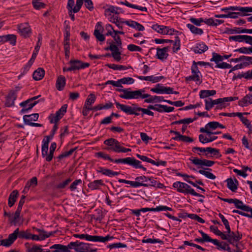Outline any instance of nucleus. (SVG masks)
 Instances as JSON below:
<instances>
[{
  "instance_id": "obj_1",
  "label": "nucleus",
  "mask_w": 252,
  "mask_h": 252,
  "mask_svg": "<svg viewBox=\"0 0 252 252\" xmlns=\"http://www.w3.org/2000/svg\"><path fill=\"white\" fill-rule=\"evenodd\" d=\"M116 91L119 92H122V94L119 95V96L123 99H131L138 98H146L144 102L146 103H153L158 102H166L168 100L163 99V96H151L148 94H143L145 92L144 89H140L136 91H131L129 89H117Z\"/></svg>"
},
{
  "instance_id": "obj_2",
  "label": "nucleus",
  "mask_w": 252,
  "mask_h": 252,
  "mask_svg": "<svg viewBox=\"0 0 252 252\" xmlns=\"http://www.w3.org/2000/svg\"><path fill=\"white\" fill-rule=\"evenodd\" d=\"M96 155L97 157L103 158L105 159H107L111 162H114L116 163H124L128 164L131 166L135 168H140L143 169L144 171H146V168L142 166L141 162L138 160L136 159L133 157H127L124 158H119L114 159L112 158L108 155L105 154L102 152L96 153Z\"/></svg>"
},
{
  "instance_id": "obj_3",
  "label": "nucleus",
  "mask_w": 252,
  "mask_h": 252,
  "mask_svg": "<svg viewBox=\"0 0 252 252\" xmlns=\"http://www.w3.org/2000/svg\"><path fill=\"white\" fill-rule=\"evenodd\" d=\"M31 233L27 230H21L18 228L9 234L8 238L1 240V245L5 247L11 246L17 238L20 239H30Z\"/></svg>"
},
{
  "instance_id": "obj_4",
  "label": "nucleus",
  "mask_w": 252,
  "mask_h": 252,
  "mask_svg": "<svg viewBox=\"0 0 252 252\" xmlns=\"http://www.w3.org/2000/svg\"><path fill=\"white\" fill-rule=\"evenodd\" d=\"M173 187L177 189L179 192L190 194L195 196L204 197L203 195L195 192L193 189L186 183L179 181L173 183Z\"/></svg>"
},
{
  "instance_id": "obj_5",
  "label": "nucleus",
  "mask_w": 252,
  "mask_h": 252,
  "mask_svg": "<svg viewBox=\"0 0 252 252\" xmlns=\"http://www.w3.org/2000/svg\"><path fill=\"white\" fill-rule=\"evenodd\" d=\"M73 236L76 238L85 239L89 241L105 242L113 238V237L107 235L105 237L96 235H90L87 234H74Z\"/></svg>"
},
{
  "instance_id": "obj_6",
  "label": "nucleus",
  "mask_w": 252,
  "mask_h": 252,
  "mask_svg": "<svg viewBox=\"0 0 252 252\" xmlns=\"http://www.w3.org/2000/svg\"><path fill=\"white\" fill-rule=\"evenodd\" d=\"M40 96V95L34 96L20 103V105L23 107L20 111V113L24 114L31 110L39 101H35V100Z\"/></svg>"
},
{
  "instance_id": "obj_7",
  "label": "nucleus",
  "mask_w": 252,
  "mask_h": 252,
  "mask_svg": "<svg viewBox=\"0 0 252 252\" xmlns=\"http://www.w3.org/2000/svg\"><path fill=\"white\" fill-rule=\"evenodd\" d=\"M115 104L118 108L120 109L122 111L128 115H135L136 116H138L139 113L137 112L139 111L137 109L141 108L139 107L132 108L130 106L122 104L118 102H116Z\"/></svg>"
},
{
  "instance_id": "obj_8",
  "label": "nucleus",
  "mask_w": 252,
  "mask_h": 252,
  "mask_svg": "<svg viewBox=\"0 0 252 252\" xmlns=\"http://www.w3.org/2000/svg\"><path fill=\"white\" fill-rule=\"evenodd\" d=\"M238 99V97H227L223 98H220L217 99L213 100L212 99V102L213 106L215 105H219L216 107L217 109H221L226 107V105L225 103L228 101H232Z\"/></svg>"
},
{
  "instance_id": "obj_9",
  "label": "nucleus",
  "mask_w": 252,
  "mask_h": 252,
  "mask_svg": "<svg viewBox=\"0 0 252 252\" xmlns=\"http://www.w3.org/2000/svg\"><path fill=\"white\" fill-rule=\"evenodd\" d=\"M189 160L191 162L196 165L200 166L201 168H203V166L211 167L215 164V161L209 160L206 159H200L197 158L191 157L189 158Z\"/></svg>"
},
{
  "instance_id": "obj_10",
  "label": "nucleus",
  "mask_w": 252,
  "mask_h": 252,
  "mask_svg": "<svg viewBox=\"0 0 252 252\" xmlns=\"http://www.w3.org/2000/svg\"><path fill=\"white\" fill-rule=\"evenodd\" d=\"M103 31L104 28L101 25V22H97L95 25L94 34L97 40L101 42L105 40V35L102 33Z\"/></svg>"
},
{
  "instance_id": "obj_11",
  "label": "nucleus",
  "mask_w": 252,
  "mask_h": 252,
  "mask_svg": "<svg viewBox=\"0 0 252 252\" xmlns=\"http://www.w3.org/2000/svg\"><path fill=\"white\" fill-rule=\"evenodd\" d=\"M172 88L162 86L161 84H158L154 88L151 89V91L158 94H170L172 93Z\"/></svg>"
},
{
  "instance_id": "obj_12",
  "label": "nucleus",
  "mask_w": 252,
  "mask_h": 252,
  "mask_svg": "<svg viewBox=\"0 0 252 252\" xmlns=\"http://www.w3.org/2000/svg\"><path fill=\"white\" fill-rule=\"evenodd\" d=\"M69 63L70 64L73 71L83 69L88 67L90 66L89 63H83L81 61L78 60H71Z\"/></svg>"
},
{
  "instance_id": "obj_13",
  "label": "nucleus",
  "mask_w": 252,
  "mask_h": 252,
  "mask_svg": "<svg viewBox=\"0 0 252 252\" xmlns=\"http://www.w3.org/2000/svg\"><path fill=\"white\" fill-rule=\"evenodd\" d=\"M19 32L21 35L24 37L29 36L31 33V30L28 23H22L18 25Z\"/></svg>"
},
{
  "instance_id": "obj_14",
  "label": "nucleus",
  "mask_w": 252,
  "mask_h": 252,
  "mask_svg": "<svg viewBox=\"0 0 252 252\" xmlns=\"http://www.w3.org/2000/svg\"><path fill=\"white\" fill-rule=\"evenodd\" d=\"M17 98L16 91H11L9 92L6 98L5 105L11 107L14 105V101Z\"/></svg>"
},
{
  "instance_id": "obj_15",
  "label": "nucleus",
  "mask_w": 252,
  "mask_h": 252,
  "mask_svg": "<svg viewBox=\"0 0 252 252\" xmlns=\"http://www.w3.org/2000/svg\"><path fill=\"white\" fill-rule=\"evenodd\" d=\"M169 47L168 46L165 47L163 48H157V52L156 54L157 58L162 61L166 60L168 56L167 52L169 50Z\"/></svg>"
},
{
  "instance_id": "obj_16",
  "label": "nucleus",
  "mask_w": 252,
  "mask_h": 252,
  "mask_svg": "<svg viewBox=\"0 0 252 252\" xmlns=\"http://www.w3.org/2000/svg\"><path fill=\"white\" fill-rule=\"evenodd\" d=\"M120 142L114 138H109L105 140L104 141V144L111 147L110 149L115 152V150H117L118 147Z\"/></svg>"
},
{
  "instance_id": "obj_17",
  "label": "nucleus",
  "mask_w": 252,
  "mask_h": 252,
  "mask_svg": "<svg viewBox=\"0 0 252 252\" xmlns=\"http://www.w3.org/2000/svg\"><path fill=\"white\" fill-rule=\"evenodd\" d=\"M226 32L229 34L241 33H252V29H242L241 28H234L233 29H227Z\"/></svg>"
},
{
  "instance_id": "obj_18",
  "label": "nucleus",
  "mask_w": 252,
  "mask_h": 252,
  "mask_svg": "<svg viewBox=\"0 0 252 252\" xmlns=\"http://www.w3.org/2000/svg\"><path fill=\"white\" fill-rule=\"evenodd\" d=\"M118 182L120 183H125L127 184L130 185L131 187L133 188H137L140 186H143L145 187H147L149 185L145 183H143L142 182H134L131 181H128L125 179H119L118 180Z\"/></svg>"
},
{
  "instance_id": "obj_19",
  "label": "nucleus",
  "mask_w": 252,
  "mask_h": 252,
  "mask_svg": "<svg viewBox=\"0 0 252 252\" xmlns=\"http://www.w3.org/2000/svg\"><path fill=\"white\" fill-rule=\"evenodd\" d=\"M105 184L103 183L102 180H96L93 182H90L88 187L91 190L99 189L101 186H104Z\"/></svg>"
},
{
  "instance_id": "obj_20",
  "label": "nucleus",
  "mask_w": 252,
  "mask_h": 252,
  "mask_svg": "<svg viewBox=\"0 0 252 252\" xmlns=\"http://www.w3.org/2000/svg\"><path fill=\"white\" fill-rule=\"evenodd\" d=\"M124 23L138 31H143L145 30V28L143 25L134 21H126Z\"/></svg>"
},
{
  "instance_id": "obj_21",
  "label": "nucleus",
  "mask_w": 252,
  "mask_h": 252,
  "mask_svg": "<svg viewBox=\"0 0 252 252\" xmlns=\"http://www.w3.org/2000/svg\"><path fill=\"white\" fill-rule=\"evenodd\" d=\"M208 49V46L204 43H197L193 51L197 54H202Z\"/></svg>"
},
{
  "instance_id": "obj_22",
  "label": "nucleus",
  "mask_w": 252,
  "mask_h": 252,
  "mask_svg": "<svg viewBox=\"0 0 252 252\" xmlns=\"http://www.w3.org/2000/svg\"><path fill=\"white\" fill-rule=\"evenodd\" d=\"M234 204L237 209H241L247 212H249L252 209V208L249 206L244 204L243 202L241 200L237 199H235Z\"/></svg>"
},
{
  "instance_id": "obj_23",
  "label": "nucleus",
  "mask_w": 252,
  "mask_h": 252,
  "mask_svg": "<svg viewBox=\"0 0 252 252\" xmlns=\"http://www.w3.org/2000/svg\"><path fill=\"white\" fill-rule=\"evenodd\" d=\"M66 83V79L65 77L63 75H60L56 81V88L59 91H62Z\"/></svg>"
},
{
  "instance_id": "obj_24",
  "label": "nucleus",
  "mask_w": 252,
  "mask_h": 252,
  "mask_svg": "<svg viewBox=\"0 0 252 252\" xmlns=\"http://www.w3.org/2000/svg\"><path fill=\"white\" fill-rule=\"evenodd\" d=\"M50 249H54L51 252H70V250H68L66 246L61 244H55Z\"/></svg>"
},
{
  "instance_id": "obj_25",
  "label": "nucleus",
  "mask_w": 252,
  "mask_h": 252,
  "mask_svg": "<svg viewBox=\"0 0 252 252\" xmlns=\"http://www.w3.org/2000/svg\"><path fill=\"white\" fill-rule=\"evenodd\" d=\"M227 182V187L231 191L234 192L237 189L238 181L235 179L234 181L231 178H228L226 181Z\"/></svg>"
},
{
  "instance_id": "obj_26",
  "label": "nucleus",
  "mask_w": 252,
  "mask_h": 252,
  "mask_svg": "<svg viewBox=\"0 0 252 252\" xmlns=\"http://www.w3.org/2000/svg\"><path fill=\"white\" fill-rule=\"evenodd\" d=\"M18 196V191L17 190H14L12 191L9 195L8 198V204L10 207L13 206L15 202H16L17 198Z\"/></svg>"
},
{
  "instance_id": "obj_27",
  "label": "nucleus",
  "mask_w": 252,
  "mask_h": 252,
  "mask_svg": "<svg viewBox=\"0 0 252 252\" xmlns=\"http://www.w3.org/2000/svg\"><path fill=\"white\" fill-rule=\"evenodd\" d=\"M42 155L43 157L47 156L48 144L49 143L48 137H45L42 141Z\"/></svg>"
},
{
  "instance_id": "obj_28",
  "label": "nucleus",
  "mask_w": 252,
  "mask_h": 252,
  "mask_svg": "<svg viewBox=\"0 0 252 252\" xmlns=\"http://www.w3.org/2000/svg\"><path fill=\"white\" fill-rule=\"evenodd\" d=\"M249 103H252V94L246 95L238 102L239 105L241 106H247Z\"/></svg>"
},
{
  "instance_id": "obj_29",
  "label": "nucleus",
  "mask_w": 252,
  "mask_h": 252,
  "mask_svg": "<svg viewBox=\"0 0 252 252\" xmlns=\"http://www.w3.org/2000/svg\"><path fill=\"white\" fill-rule=\"evenodd\" d=\"M45 74L44 70L41 68H38L34 71L32 76L35 80H40L42 79Z\"/></svg>"
},
{
  "instance_id": "obj_30",
  "label": "nucleus",
  "mask_w": 252,
  "mask_h": 252,
  "mask_svg": "<svg viewBox=\"0 0 252 252\" xmlns=\"http://www.w3.org/2000/svg\"><path fill=\"white\" fill-rule=\"evenodd\" d=\"M90 245V244L79 241L78 248L76 250V252H88Z\"/></svg>"
},
{
  "instance_id": "obj_31",
  "label": "nucleus",
  "mask_w": 252,
  "mask_h": 252,
  "mask_svg": "<svg viewBox=\"0 0 252 252\" xmlns=\"http://www.w3.org/2000/svg\"><path fill=\"white\" fill-rule=\"evenodd\" d=\"M67 107V104H64L58 111L56 112V114H55L56 117V121L60 120L63 118L66 112Z\"/></svg>"
},
{
  "instance_id": "obj_32",
  "label": "nucleus",
  "mask_w": 252,
  "mask_h": 252,
  "mask_svg": "<svg viewBox=\"0 0 252 252\" xmlns=\"http://www.w3.org/2000/svg\"><path fill=\"white\" fill-rule=\"evenodd\" d=\"M228 233L229 234L230 239H231L232 240V243H230V244L234 245V241H239L242 238V234L240 233L238 231L236 232V234H235L234 232L231 231L230 233Z\"/></svg>"
},
{
  "instance_id": "obj_33",
  "label": "nucleus",
  "mask_w": 252,
  "mask_h": 252,
  "mask_svg": "<svg viewBox=\"0 0 252 252\" xmlns=\"http://www.w3.org/2000/svg\"><path fill=\"white\" fill-rule=\"evenodd\" d=\"M216 94L215 90H201L199 93V96L201 98L208 97L209 96H212Z\"/></svg>"
},
{
  "instance_id": "obj_34",
  "label": "nucleus",
  "mask_w": 252,
  "mask_h": 252,
  "mask_svg": "<svg viewBox=\"0 0 252 252\" xmlns=\"http://www.w3.org/2000/svg\"><path fill=\"white\" fill-rule=\"evenodd\" d=\"M121 4L125 5L127 7H131L132 8L137 9L142 11H147V8L146 7H142L141 6L136 5L135 4H131L128 2L127 0H125V1H121Z\"/></svg>"
},
{
  "instance_id": "obj_35",
  "label": "nucleus",
  "mask_w": 252,
  "mask_h": 252,
  "mask_svg": "<svg viewBox=\"0 0 252 252\" xmlns=\"http://www.w3.org/2000/svg\"><path fill=\"white\" fill-rule=\"evenodd\" d=\"M152 28L157 32L158 33L165 34L166 30L168 29V27L163 26V25H158V24L154 25L152 27Z\"/></svg>"
},
{
  "instance_id": "obj_36",
  "label": "nucleus",
  "mask_w": 252,
  "mask_h": 252,
  "mask_svg": "<svg viewBox=\"0 0 252 252\" xmlns=\"http://www.w3.org/2000/svg\"><path fill=\"white\" fill-rule=\"evenodd\" d=\"M202 237L203 243L204 242H208L213 243L214 245H218V240L217 239H213L211 238L207 234L203 232L202 231H199Z\"/></svg>"
},
{
  "instance_id": "obj_37",
  "label": "nucleus",
  "mask_w": 252,
  "mask_h": 252,
  "mask_svg": "<svg viewBox=\"0 0 252 252\" xmlns=\"http://www.w3.org/2000/svg\"><path fill=\"white\" fill-rule=\"evenodd\" d=\"M187 27L190 30L191 32L195 34L201 35L203 33L202 29L198 28L191 24H188Z\"/></svg>"
},
{
  "instance_id": "obj_38",
  "label": "nucleus",
  "mask_w": 252,
  "mask_h": 252,
  "mask_svg": "<svg viewBox=\"0 0 252 252\" xmlns=\"http://www.w3.org/2000/svg\"><path fill=\"white\" fill-rule=\"evenodd\" d=\"M172 139L174 140L180 141L185 142H192L193 141V139L191 137L186 135H183L181 134L178 136L173 137Z\"/></svg>"
},
{
  "instance_id": "obj_39",
  "label": "nucleus",
  "mask_w": 252,
  "mask_h": 252,
  "mask_svg": "<svg viewBox=\"0 0 252 252\" xmlns=\"http://www.w3.org/2000/svg\"><path fill=\"white\" fill-rule=\"evenodd\" d=\"M57 144L55 142H53L50 148L49 154L46 157V160L47 161H50L53 157L54 152L56 148Z\"/></svg>"
},
{
  "instance_id": "obj_40",
  "label": "nucleus",
  "mask_w": 252,
  "mask_h": 252,
  "mask_svg": "<svg viewBox=\"0 0 252 252\" xmlns=\"http://www.w3.org/2000/svg\"><path fill=\"white\" fill-rule=\"evenodd\" d=\"M251 64H252V62H251V63L244 62L240 64H238L232 67L231 69L229 70V73H230L235 70L242 68L244 67L248 66Z\"/></svg>"
},
{
  "instance_id": "obj_41",
  "label": "nucleus",
  "mask_w": 252,
  "mask_h": 252,
  "mask_svg": "<svg viewBox=\"0 0 252 252\" xmlns=\"http://www.w3.org/2000/svg\"><path fill=\"white\" fill-rule=\"evenodd\" d=\"M173 47L172 48L173 52L177 53L178 50L180 49V39L179 36L175 37V40H173Z\"/></svg>"
},
{
  "instance_id": "obj_42",
  "label": "nucleus",
  "mask_w": 252,
  "mask_h": 252,
  "mask_svg": "<svg viewBox=\"0 0 252 252\" xmlns=\"http://www.w3.org/2000/svg\"><path fill=\"white\" fill-rule=\"evenodd\" d=\"M234 52H239L240 53L250 54L252 53V47H243L237 49H235Z\"/></svg>"
},
{
  "instance_id": "obj_43",
  "label": "nucleus",
  "mask_w": 252,
  "mask_h": 252,
  "mask_svg": "<svg viewBox=\"0 0 252 252\" xmlns=\"http://www.w3.org/2000/svg\"><path fill=\"white\" fill-rule=\"evenodd\" d=\"M238 15L241 16H247L248 14L245 13L244 12H230L227 14V18H230L233 19H236L238 18Z\"/></svg>"
},
{
  "instance_id": "obj_44",
  "label": "nucleus",
  "mask_w": 252,
  "mask_h": 252,
  "mask_svg": "<svg viewBox=\"0 0 252 252\" xmlns=\"http://www.w3.org/2000/svg\"><path fill=\"white\" fill-rule=\"evenodd\" d=\"M242 60H249L250 62H252V57H249L246 56H241L239 58L235 59H231L230 60V62L237 63Z\"/></svg>"
},
{
  "instance_id": "obj_45",
  "label": "nucleus",
  "mask_w": 252,
  "mask_h": 252,
  "mask_svg": "<svg viewBox=\"0 0 252 252\" xmlns=\"http://www.w3.org/2000/svg\"><path fill=\"white\" fill-rule=\"evenodd\" d=\"M106 65L114 70H126L128 68L126 66L115 64H107Z\"/></svg>"
},
{
  "instance_id": "obj_46",
  "label": "nucleus",
  "mask_w": 252,
  "mask_h": 252,
  "mask_svg": "<svg viewBox=\"0 0 252 252\" xmlns=\"http://www.w3.org/2000/svg\"><path fill=\"white\" fill-rule=\"evenodd\" d=\"M219 216L221 219L223 224L224 225L226 229L227 230V233H230V227L229 226V222L225 218V217L223 216V215H222L220 213L219 214Z\"/></svg>"
},
{
  "instance_id": "obj_47",
  "label": "nucleus",
  "mask_w": 252,
  "mask_h": 252,
  "mask_svg": "<svg viewBox=\"0 0 252 252\" xmlns=\"http://www.w3.org/2000/svg\"><path fill=\"white\" fill-rule=\"evenodd\" d=\"M142 242L143 243H152V244L158 243L160 244H163V243H164L163 241H162L161 240H159L158 239H152V238H148L146 239H144L142 240Z\"/></svg>"
},
{
  "instance_id": "obj_48",
  "label": "nucleus",
  "mask_w": 252,
  "mask_h": 252,
  "mask_svg": "<svg viewBox=\"0 0 252 252\" xmlns=\"http://www.w3.org/2000/svg\"><path fill=\"white\" fill-rule=\"evenodd\" d=\"M95 99H96V97H95V95L93 94H91L88 96V97L87 98V99L85 102V106H90V105H91L92 104H93L94 102Z\"/></svg>"
},
{
  "instance_id": "obj_49",
  "label": "nucleus",
  "mask_w": 252,
  "mask_h": 252,
  "mask_svg": "<svg viewBox=\"0 0 252 252\" xmlns=\"http://www.w3.org/2000/svg\"><path fill=\"white\" fill-rule=\"evenodd\" d=\"M213 57L211 59V62H215L217 64L219 63L220 62H221L223 60V57L218 54L216 53H213Z\"/></svg>"
},
{
  "instance_id": "obj_50",
  "label": "nucleus",
  "mask_w": 252,
  "mask_h": 252,
  "mask_svg": "<svg viewBox=\"0 0 252 252\" xmlns=\"http://www.w3.org/2000/svg\"><path fill=\"white\" fill-rule=\"evenodd\" d=\"M5 40L10 41V43L13 45H15L16 42V36L14 34H7L5 37H3Z\"/></svg>"
},
{
  "instance_id": "obj_51",
  "label": "nucleus",
  "mask_w": 252,
  "mask_h": 252,
  "mask_svg": "<svg viewBox=\"0 0 252 252\" xmlns=\"http://www.w3.org/2000/svg\"><path fill=\"white\" fill-rule=\"evenodd\" d=\"M121 52L120 51L119 48L117 47V49L115 50L112 53L111 55L113 58L117 61L119 62L121 60Z\"/></svg>"
},
{
  "instance_id": "obj_52",
  "label": "nucleus",
  "mask_w": 252,
  "mask_h": 252,
  "mask_svg": "<svg viewBox=\"0 0 252 252\" xmlns=\"http://www.w3.org/2000/svg\"><path fill=\"white\" fill-rule=\"evenodd\" d=\"M191 123H192V118H186L184 119H182L179 121H176L173 122L171 123V125H177V124H189Z\"/></svg>"
},
{
  "instance_id": "obj_53",
  "label": "nucleus",
  "mask_w": 252,
  "mask_h": 252,
  "mask_svg": "<svg viewBox=\"0 0 252 252\" xmlns=\"http://www.w3.org/2000/svg\"><path fill=\"white\" fill-rule=\"evenodd\" d=\"M198 172L202 175H204L209 179L212 180H214L216 179V176L213 173L210 172L206 171L204 170H199L198 171Z\"/></svg>"
},
{
  "instance_id": "obj_54",
  "label": "nucleus",
  "mask_w": 252,
  "mask_h": 252,
  "mask_svg": "<svg viewBox=\"0 0 252 252\" xmlns=\"http://www.w3.org/2000/svg\"><path fill=\"white\" fill-rule=\"evenodd\" d=\"M72 180L70 178H68L66 180H65L64 181L60 183V184H58L56 186V188L57 189H63L66 187L67 185H68L69 183L71 182Z\"/></svg>"
},
{
  "instance_id": "obj_55",
  "label": "nucleus",
  "mask_w": 252,
  "mask_h": 252,
  "mask_svg": "<svg viewBox=\"0 0 252 252\" xmlns=\"http://www.w3.org/2000/svg\"><path fill=\"white\" fill-rule=\"evenodd\" d=\"M32 4L34 8L36 9H39L42 8H44L45 6V4L40 2L38 0H33Z\"/></svg>"
},
{
  "instance_id": "obj_56",
  "label": "nucleus",
  "mask_w": 252,
  "mask_h": 252,
  "mask_svg": "<svg viewBox=\"0 0 252 252\" xmlns=\"http://www.w3.org/2000/svg\"><path fill=\"white\" fill-rule=\"evenodd\" d=\"M121 9L119 7H116L114 6L110 5L109 6L108 8H107L105 10V14H107V13L110 12L112 13H115V14H119V12H118V10H121Z\"/></svg>"
},
{
  "instance_id": "obj_57",
  "label": "nucleus",
  "mask_w": 252,
  "mask_h": 252,
  "mask_svg": "<svg viewBox=\"0 0 252 252\" xmlns=\"http://www.w3.org/2000/svg\"><path fill=\"white\" fill-rule=\"evenodd\" d=\"M207 153L213 154L214 156H217L218 157H220L221 155L220 154L219 150L211 147H207Z\"/></svg>"
},
{
  "instance_id": "obj_58",
  "label": "nucleus",
  "mask_w": 252,
  "mask_h": 252,
  "mask_svg": "<svg viewBox=\"0 0 252 252\" xmlns=\"http://www.w3.org/2000/svg\"><path fill=\"white\" fill-rule=\"evenodd\" d=\"M79 241L71 242L67 246L68 250L74 249L76 252V250L78 248Z\"/></svg>"
},
{
  "instance_id": "obj_59",
  "label": "nucleus",
  "mask_w": 252,
  "mask_h": 252,
  "mask_svg": "<svg viewBox=\"0 0 252 252\" xmlns=\"http://www.w3.org/2000/svg\"><path fill=\"white\" fill-rule=\"evenodd\" d=\"M218 234H217V235L220 236L222 240H227V241L230 244L232 243V240L231 239H230L229 234L226 235L224 234L223 232H222L221 231H220V232H218Z\"/></svg>"
},
{
  "instance_id": "obj_60",
  "label": "nucleus",
  "mask_w": 252,
  "mask_h": 252,
  "mask_svg": "<svg viewBox=\"0 0 252 252\" xmlns=\"http://www.w3.org/2000/svg\"><path fill=\"white\" fill-rule=\"evenodd\" d=\"M192 80L194 81H200V79L199 75L192 74V75L186 77V81L187 82Z\"/></svg>"
},
{
  "instance_id": "obj_61",
  "label": "nucleus",
  "mask_w": 252,
  "mask_h": 252,
  "mask_svg": "<svg viewBox=\"0 0 252 252\" xmlns=\"http://www.w3.org/2000/svg\"><path fill=\"white\" fill-rule=\"evenodd\" d=\"M55 232H53L47 233L46 231H44L42 233H39V235L38 236H39L40 240H43L46 238L49 237L50 236L52 235Z\"/></svg>"
},
{
  "instance_id": "obj_62",
  "label": "nucleus",
  "mask_w": 252,
  "mask_h": 252,
  "mask_svg": "<svg viewBox=\"0 0 252 252\" xmlns=\"http://www.w3.org/2000/svg\"><path fill=\"white\" fill-rule=\"evenodd\" d=\"M82 181L81 179H77L75 180L70 186L69 189L71 191H74L77 189V186L79 184H82Z\"/></svg>"
},
{
  "instance_id": "obj_63",
  "label": "nucleus",
  "mask_w": 252,
  "mask_h": 252,
  "mask_svg": "<svg viewBox=\"0 0 252 252\" xmlns=\"http://www.w3.org/2000/svg\"><path fill=\"white\" fill-rule=\"evenodd\" d=\"M163 76H158L155 77L153 75L148 76V80L151 82H152L153 83H156L158 82H159L161 79L163 78Z\"/></svg>"
},
{
  "instance_id": "obj_64",
  "label": "nucleus",
  "mask_w": 252,
  "mask_h": 252,
  "mask_svg": "<svg viewBox=\"0 0 252 252\" xmlns=\"http://www.w3.org/2000/svg\"><path fill=\"white\" fill-rule=\"evenodd\" d=\"M127 49L131 51V52H134V51H141L142 49L139 46H138L137 45H135L134 44H129L127 46Z\"/></svg>"
}]
</instances>
